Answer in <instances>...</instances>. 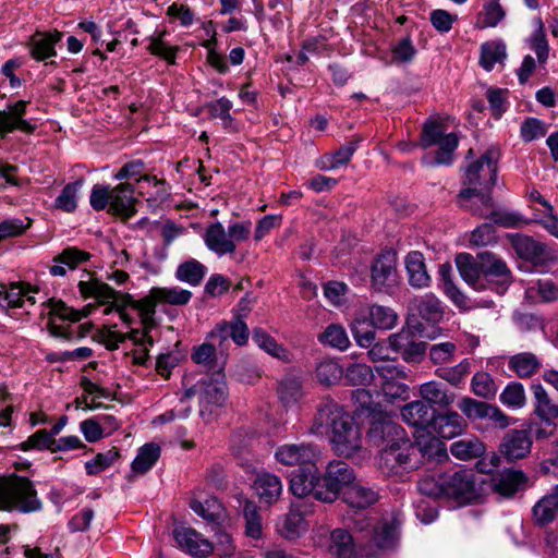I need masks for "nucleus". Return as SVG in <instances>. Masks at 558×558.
<instances>
[{
	"instance_id": "obj_1",
	"label": "nucleus",
	"mask_w": 558,
	"mask_h": 558,
	"mask_svg": "<svg viewBox=\"0 0 558 558\" xmlns=\"http://www.w3.org/2000/svg\"><path fill=\"white\" fill-rule=\"evenodd\" d=\"M331 433L330 442L338 456L352 457L362 448V433L354 418L332 400H325L317 409L311 433Z\"/></svg>"
},
{
	"instance_id": "obj_2",
	"label": "nucleus",
	"mask_w": 558,
	"mask_h": 558,
	"mask_svg": "<svg viewBox=\"0 0 558 558\" xmlns=\"http://www.w3.org/2000/svg\"><path fill=\"white\" fill-rule=\"evenodd\" d=\"M493 190H480L477 187H464L460 191L458 198L460 206L484 219H490L505 228L519 226L523 218L518 213L496 210L492 198Z\"/></svg>"
},
{
	"instance_id": "obj_3",
	"label": "nucleus",
	"mask_w": 558,
	"mask_h": 558,
	"mask_svg": "<svg viewBox=\"0 0 558 558\" xmlns=\"http://www.w3.org/2000/svg\"><path fill=\"white\" fill-rule=\"evenodd\" d=\"M420 452L422 449L418 445L407 438L396 446L380 450L378 469L388 477H402L418 468Z\"/></svg>"
},
{
	"instance_id": "obj_4",
	"label": "nucleus",
	"mask_w": 558,
	"mask_h": 558,
	"mask_svg": "<svg viewBox=\"0 0 558 558\" xmlns=\"http://www.w3.org/2000/svg\"><path fill=\"white\" fill-rule=\"evenodd\" d=\"M40 508L41 502L31 480L23 476L0 478V510L33 512Z\"/></svg>"
},
{
	"instance_id": "obj_5",
	"label": "nucleus",
	"mask_w": 558,
	"mask_h": 558,
	"mask_svg": "<svg viewBox=\"0 0 558 558\" xmlns=\"http://www.w3.org/2000/svg\"><path fill=\"white\" fill-rule=\"evenodd\" d=\"M251 227V221H238L230 223L226 230L221 222L216 221L206 228L203 239L209 251L223 256L235 252L236 242L248 239Z\"/></svg>"
},
{
	"instance_id": "obj_6",
	"label": "nucleus",
	"mask_w": 558,
	"mask_h": 558,
	"mask_svg": "<svg viewBox=\"0 0 558 558\" xmlns=\"http://www.w3.org/2000/svg\"><path fill=\"white\" fill-rule=\"evenodd\" d=\"M354 470L342 460L330 461L322 474L318 485L317 500L332 504L344 488H349L355 481Z\"/></svg>"
},
{
	"instance_id": "obj_7",
	"label": "nucleus",
	"mask_w": 558,
	"mask_h": 558,
	"mask_svg": "<svg viewBox=\"0 0 558 558\" xmlns=\"http://www.w3.org/2000/svg\"><path fill=\"white\" fill-rule=\"evenodd\" d=\"M500 157L499 148H487L476 160L466 167L463 184L466 185V187H477L486 191L493 190L497 183Z\"/></svg>"
},
{
	"instance_id": "obj_8",
	"label": "nucleus",
	"mask_w": 558,
	"mask_h": 558,
	"mask_svg": "<svg viewBox=\"0 0 558 558\" xmlns=\"http://www.w3.org/2000/svg\"><path fill=\"white\" fill-rule=\"evenodd\" d=\"M227 398L228 388L221 367L198 380L199 415L205 422L213 420L214 413L225 405Z\"/></svg>"
},
{
	"instance_id": "obj_9",
	"label": "nucleus",
	"mask_w": 558,
	"mask_h": 558,
	"mask_svg": "<svg viewBox=\"0 0 558 558\" xmlns=\"http://www.w3.org/2000/svg\"><path fill=\"white\" fill-rule=\"evenodd\" d=\"M368 422L367 439L374 446L388 448L407 439V433L392 415L387 412H377Z\"/></svg>"
},
{
	"instance_id": "obj_10",
	"label": "nucleus",
	"mask_w": 558,
	"mask_h": 558,
	"mask_svg": "<svg viewBox=\"0 0 558 558\" xmlns=\"http://www.w3.org/2000/svg\"><path fill=\"white\" fill-rule=\"evenodd\" d=\"M398 256L392 248L378 254L371 267V284L374 290L390 294L399 284Z\"/></svg>"
},
{
	"instance_id": "obj_11",
	"label": "nucleus",
	"mask_w": 558,
	"mask_h": 558,
	"mask_svg": "<svg viewBox=\"0 0 558 558\" xmlns=\"http://www.w3.org/2000/svg\"><path fill=\"white\" fill-rule=\"evenodd\" d=\"M82 317L83 315L80 311L66 306L62 301L52 302L47 329L50 335L56 338H62L65 340L83 338L88 332V329L83 330L82 326L77 327L81 331L76 336V330L72 328L70 324H62L64 322L76 323L80 322Z\"/></svg>"
},
{
	"instance_id": "obj_12",
	"label": "nucleus",
	"mask_w": 558,
	"mask_h": 558,
	"mask_svg": "<svg viewBox=\"0 0 558 558\" xmlns=\"http://www.w3.org/2000/svg\"><path fill=\"white\" fill-rule=\"evenodd\" d=\"M478 497L475 474L472 470H459L452 474L445 473V498L459 505H466Z\"/></svg>"
},
{
	"instance_id": "obj_13",
	"label": "nucleus",
	"mask_w": 558,
	"mask_h": 558,
	"mask_svg": "<svg viewBox=\"0 0 558 558\" xmlns=\"http://www.w3.org/2000/svg\"><path fill=\"white\" fill-rule=\"evenodd\" d=\"M458 409L471 422L486 420L492 425L506 428L511 418L497 405L471 397H463L458 402Z\"/></svg>"
},
{
	"instance_id": "obj_14",
	"label": "nucleus",
	"mask_w": 558,
	"mask_h": 558,
	"mask_svg": "<svg viewBox=\"0 0 558 558\" xmlns=\"http://www.w3.org/2000/svg\"><path fill=\"white\" fill-rule=\"evenodd\" d=\"M275 459L283 465H296L302 469L317 464L320 450L318 446L307 442L286 444L277 448Z\"/></svg>"
},
{
	"instance_id": "obj_15",
	"label": "nucleus",
	"mask_w": 558,
	"mask_h": 558,
	"mask_svg": "<svg viewBox=\"0 0 558 558\" xmlns=\"http://www.w3.org/2000/svg\"><path fill=\"white\" fill-rule=\"evenodd\" d=\"M480 267L484 283L496 282L498 293L504 292L505 286L511 282V271L506 262L493 252H480Z\"/></svg>"
},
{
	"instance_id": "obj_16",
	"label": "nucleus",
	"mask_w": 558,
	"mask_h": 558,
	"mask_svg": "<svg viewBox=\"0 0 558 558\" xmlns=\"http://www.w3.org/2000/svg\"><path fill=\"white\" fill-rule=\"evenodd\" d=\"M529 486V477L521 470L505 469L490 478V488L502 498H512Z\"/></svg>"
},
{
	"instance_id": "obj_17",
	"label": "nucleus",
	"mask_w": 558,
	"mask_h": 558,
	"mask_svg": "<svg viewBox=\"0 0 558 558\" xmlns=\"http://www.w3.org/2000/svg\"><path fill=\"white\" fill-rule=\"evenodd\" d=\"M510 243L517 255L535 265H543L551 258L549 247L532 236L524 234H511Z\"/></svg>"
},
{
	"instance_id": "obj_18",
	"label": "nucleus",
	"mask_w": 558,
	"mask_h": 558,
	"mask_svg": "<svg viewBox=\"0 0 558 558\" xmlns=\"http://www.w3.org/2000/svg\"><path fill=\"white\" fill-rule=\"evenodd\" d=\"M532 438L526 429H509L499 445L500 454L509 462L525 458L531 452Z\"/></svg>"
},
{
	"instance_id": "obj_19",
	"label": "nucleus",
	"mask_w": 558,
	"mask_h": 558,
	"mask_svg": "<svg viewBox=\"0 0 558 558\" xmlns=\"http://www.w3.org/2000/svg\"><path fill=\"white\" fill-rule=\"evenodd\" d=\"M173 537L178 546L193 557L202 558L213 553L214 546L192 527L177 526Z\"/></svg>"
},
{
	"instance_id": "obj_20",
	"label": "nucleus",
	"mask_w": 558,
	"mask_h": 558,
	"mask_svg": "<svg viewBox=\"0 0 558 558\" xmlns=\"http://www.w3.org/2000/svg\"><path fill=\"white\" fill-rule=\"evenodd\" d=\"M322 475L317 464L298 469L290 480V490L299 498L313 497L317 500Z\"/></svg>"
},
{
	"instance_id": "obj_21",
	"label": "nucleus",
	"mask_w": 558,
	"mask_h": 558,
	"mask_svg": "<svg viewBox=\"0 0 558 558\" xmlns=\"http://www.w3.org/2000/svg\"><path fill=\"white\" fill-rule=\"evenodd\" d=\"M27 101L20 100L8 105L5 110L0 111V135H5L20 130L26 134L35 131L36 125L24 119Z\"/></svg>"
},
{
	"instance_id": "obj_22",
	"label": "nucleus",
	"mask_w": 558,
	"mask_h": 558,
	"mask_svg": "<svg viewBox=\"0 0 558 558\" xmlns=\"http://www.w3.org/2000/svg\"><path fill=\"white\" fill-rule=\"evenodd\" d=\"M34 290L29 284L15 282L7 286L0 283V307L19 308L25 304L34 305L36 303Z\"/></svg>"
},
{
	"instance_id": "obj_23",
	"label": "nucleus",
	"mask_w": 558,
	"mask_h": 558,
	"mask_svg": "<svg viewBox=\"0 0 558 558\" xmlns=\"http://www.w3.org/2000/svg\"><path fill=\"white\" fill-rule=\"evenodd\" d=\"M90 253L76 246H68L52 258L49 272L54 277H64L69 270H74L90 259Z\"/></svg>"
},
{
	"instance_id": "obj_24",
	"label": "nucleus",
	"mask_w": 558,
	"mask_h": 558,
	"mask_svg": "<svg viewBox=\"0 0 558 558\" xmlns=\"http://www.w3.org/2000/svg\"><path fill=\"white\" fill-rule=\"evenodd\" d=\"M436 410L423 399L405 404L401 410L403 421L416 428L429 432L436 417Z\"/></svg>"
},
{
	"instance_id": "obj_25",
	"label": "nucleus",
	"mask_w": 558,
	"mask_h": 558,
	"mask_svg": "<svg viewBox=\"0 0 558 558\" xmlns=\"http://www.w3.org/2000/svg\"><path fill=\"white\" fill-rule=\"evenodd\" d=\"M535 415L545 424L551 425L558 418V402H556L541 384L531 386Z\"/></svg>"
},
{
	"instance_id": "obj_26",
	"label": "nucleus",
	"mask_w": 558,
	"mask_h": 558,
	"mask_svg": "<svg viewBox=\"0 0 558 558\" xmlns=\"http://www.w3.org/2000/svg\"><path fill=\"white\" fill-rule=\"evenodd\" d=\"M456 265L461 278L473 289L483 290L482 267H480V253L474 257L469 253H460L456 257Z\"/></svg>"
},
{
	"instance_id": "obj_27",
	"label": "nucleus",
	"mask_w": 558,
	"mask_h": 558,
	"mask_svg": "<svg viewBox=\"0 0 558 558\" xmlns=\"http://www.w3.org/2000/svg\"><path fill=\"white\" fill-rule=\"evenodd\" d=\"M404 266L409 284L414 289L427 288L430 276L427 272L424 255L418 251H411L404 257Z\"/></svg>"
},
{
	"instance_id": "obj_28",
	"label": "nucleus",
	"mask_w": 558,
	"mask_h": 558,
	"mask_svg": "<svg viewBox=\"0 0 558 558\" xmlns=\"http://www.w3.org/2000/svg\"><path fill=\"white\" fill-rule=\"evenodd\" d=\"M63 33L57 29L50 32H37L33 35L31 41V52L34 59L46 61L56 57V45L61 41Z\"/></svg>"
},
{
	"instance_id": "obj_29",
	"label": "nucleus",
	"mask_w": 558,
	"mask_h": 558,
	"mask_svg": "<svg viewBox=\"0 0 558 558\" xmlns=\"http://www.w3.org/2000/svg\"><path fill=\"white\" fill-rule=\"evenodd\" d=\"M507 366L517 377L527 379L539 373L543 363L535 353L525 351L509 356Z\"/></svg>"
},
{
	"instance_id": "obj_30",
	"label": "nucleus",
	"mask_w": 558,
	"mask_h": 558,
	"mask_svg": "<svg viewBox=\"0 0 558 558\" xmlns=\"http://www.w3.org/2000/svg\"><path fill=\"white\" fill-rule=\"evenodd\" d=\"M507 58V45L502 39L487 40L480 46L478 63L484 70L506 66Z\"/></svg>"
},
{
	"instance_id": "obj_31",
	"label": "nucleus",
	"mask_w": 558,
	"mask_h": 558,
	"mask_svg": "<svg viewBox=\"0 0 558 558\" xmlns=\"http://www.w3.org/2000/svg\"><path fill=\"white\" fill-rule=\"evenodd\" d=\"M134 187L132 184L120 183L110 187V213L130 217L134 214Z\"/></svg>"
},
{
	"instance_id": "obj_32",
	"label": "nucleus",
	"mask_w": 558,
	"mask_h": 558,
	"mask_svg": "<svg viewBox=\"0 0 558 558\" xmlns=\"http://www.w3.org/2000/svg\"><path fill=\"white\" fill-rule=\"evenodd\" d=\"M465 427L463 417L457 412L436 414L428 434H435L445 439L460 435Z\"/></svg>"
},
{
	"instance_id": "obj_33",
	"label": "nucleus",
	"mask_w": 558,
	"mask_h": 558,
	"mask_svg": "<svg viewBox=\"0 0 558 558\" xmlns=\"http://www.w3.org/2000/svg\"><path fill=\"white\" fill-rule=\"evenodd\" d=\"M88 277L86 280H80L77 287L85 299H95L101 303H108L116 300L119 292L113 290L109 284L93 277L90 272H85Z\"/></svg>"
},
{
	"instance_id": "obj_34",
	"label": "nucleus",
	"mask_w": 558,
	"mask_h": 558,
	"mask_svg": "<svg viewBox=\"0 0 558 558\" xmlns=\"http://www.w3.org/2000/svg\"><path fill=\"white\" fill-rule=\"evenodd\" d=\"M458 144L459 140L454 133L446 134L439 144V148L433 154H426L422 158V163L426 167L450 166Z\"/></svg>"
},
{
	"instance_id": "obj_35",
	"label": "nucleus",
	"mask_w": 558,
	"mask_h": 558,
	"mask_svg": "<svg viewBox=\"0 0 558 558\" xmlns=\"http://www.w3.org/2000/svg\"><path fill=\"white\" fill-rule=\"evenodd\" d=\"M254 489L262 501L271 505L279 499L282 493V483L277 475L263 472L256 475Z\"/></svg>"
},
{
	"instance_id": "obj_36",
	"label": "nucleus",
	"mask_w": 558,
	"mask_h": 558,
	"mask_svg": "<svg viewBox=\"0 0 558 558\" xmlns=\"http://www.w3.org/2000/svg\"><path fill=\"white\" fill-rule=\"evenodd\" d=\"M328 550L335 558H357V550L352 535L342 529H336L330 533Z\"/></svg>"
},
{
	"instance_id": "obj_37",
	"label": "nucleus",
	"mask_w": 558,
	"mask_h": 558,
	"mask_svg": "<svg viewBox=\"0 0 558 558\" xmlns=\"http://www.w3.org/2000/svg\"><path fill=\"white\" fill-rule=\"evenodd\" d=\"M420 395L430 407L438 405L440 408L449 407L456 398L453 392L449 391L441 383L435 380L422 384Z\"/></svg>"
},
{
	"instance_id": "obj_38",
	"label": "nucleus",
	"mask_w": 558,
	"mask_h": 558,
	"mask_svg": "<svg viewBox=\"0 0 558 558\" xmlns=\"http://www.w3.org/2000/svg\"><path fill=\"white\" fill-rule=\"evenodd\" d=\"M345 504L353 509L363 510L378 500V493L361 484H352L343 495Z\"/></svg>"
},
{
	"instance_id": "obj_39",
	"label": "nucleus",
	"mask_w": 558,
	"mask_h": 558,
	"mask_svg": "<svg viewBox=\"0 0 558 558\" xmlns=\"http://www.w3.org/2000/svg\"><path fill=\"white\" fill-rule=\"evenodd\" d=\"M558 515V497L550 492L543 496L532 508L533 521L537 526H546Z\"/></svg>"
},
{
	"instance_id": "obj_40",
	"label": "nucleus",
	"mask_w": 558,
	"mask_h": 558,
	"mask_svg": "<svg viewBox=\"0 0 558 558\" xmlns=\"http://www.w3.org/2000/svg\"><path fill=\"white\" fill-rule=\"evenodd\" d=\"M411 305L412 310L416 311L427 322L437 323L442 318L444 310L441 302L433 293H426L413 299Z\"/></svg>"
},
{
	"instance_id": "obj_41",
	"label": "nucleus",
	"mask_w": 558,
	"mask_h": 558,
	"mask_svg": "<svg viewBox=\"0 0 558 558\" xmlns=\"http://www.w3.org/2000/svg\"><path fill=\"white\" fill-rule=\"evenodd\" d=\"M400 525L401 522L397 518L381 520L373 529L375 545L379 548H391L399 536Z\"/></svg>"
},
{
	"instance_id": "obj_42",
	"label": "nucleus",
	"mask_w": 558,
	"mask_h": 558,
	"mask_svg": "<svg viewBox=\"0 0 558 558\" xmlns=\"http://www.w3.org/2000/svg\"><path fill=\"white\" fill-rule=\"evenodd\" d=\"M252 339L259 349L269 355L283 362L290 361L289 351L264 329L254 328Z\"/></svg>"
},
{
	"instance_id": "obj_43",
	"label": "nucleus",
	"mask_w": 558,
	"mask_h": 558,
	"mask_svg": "<svg viewBox=\"0 0 558 558\" xmlns=\"http://www.w3.org/2000/svg\"><path fill=\"white\" fill-rule=\"evenodd\" d=\"M190 508L204 520L219 523L223 517L225 508L216 497H207L204 500L192 499Z\"/></svg>"
},
{
	"instance_id": "obj_44",
	"label": "nucleus",
	"mask_w": 558,
	"mask_h": 558,
	"mask_svg": "<svg viewBox=\"0 0 558 558\" xmlns=\"http://www.w3.org/2000/svg\"><path fill=\"white\" fill-rule=\"evenodd\" d=\"M315 377L320 385L329 387L343 377V368L335 359L324 357L316 363Z\"/></svg>"
},
{
	"instance_id": "obj_45",
	"label": "nucleus",
	"mask_w": 558,
	"mask_h": 558,
	"mask_svg": "<svg viewBox=\"0 0 558 558\" xmlns=\"http://www.w3.org/2000/svg\"><path fill=\"white\" fill-rule=\"evenodd\" d=\"M361 142L362 137L355 135L353 140L347 142L344 145L340 146L335 153L327 156L322 169L335 170L342 166H345L351 160Z\"/></svg>"
},
{
	"instance_id": "obj_46",
	"label": "nucleus",
	"mask_w": 558,
	"mask_h": 558,
	"mask_svg": "<svg viewBox=\"0 0 558 558\" xmlns=\"http://www.w3.org/2000/svg\"><path fill=\"white\" fill-rule=\"evenodd\" d=\"M153 295L160 304L173 306L186 305L192 299V292L181 287H155Z\"/></svg>"
},
{
	"instance_id": "obj_47",
	"label": "nucleus",
	"mask_w": 558,
	"mask_h": 558,
	"mask_svg": "<svg viewBox=\"0 0 558 558\" xmlns=\"http://www.w3.org/2000/svg\"><path fill=\"white\" fill-rule=\"evenodd\" d=\"M206 272V266H204L201 262L191 258L178 266L175 270V278L179 281L185 282L192 287H197L203 281Z\"/></svg>"
},
{
	"instance_id": "obj_48",
	"label": "nucleus",
	"mask_w": 558,
	"mask_h": 558,
	"mask_svg": "<svg viewBox=\"0 0 558 558\" xmlns=\"http://www.w3.org/2000/svg\"><path fill=\"white\" fill-rule=\"evenodd\" d=\"M160 451V447L155 442L142 446L132 462V471L138 474L148 472L158 461Z\"/></svg>"
},
{
	"instance_id": "obj_49",
	"label": "nucleus",
	"mask_w": 558,
	"mask_h": 558,
	"mask_svg": "<svg viewBox=\"0 0 558 558\" xmlns=\"http://www.w3.org/2000/svg\"><path fill=\"white\" fill-rule=\"evenodd\" d=\"M450 452L460 460H471L485 453V445L476 437L459 439L451 444Z\"/></svg>"
},
{
	"instance_id": "obj_50",
	"label": "nucleus",
	"mask_w": 558,
	"mask_h": 558,
	"mask_svg": "<svg viewBox=\"0 0 558 558\" xmlns=\"http://www.w3.org/2000/svg\"><path fill=\"white\" fill-rule=\"evenodd\" d=\"M233 104L226 97H221L215 101H209L204 106L211 119L221 120L223 129L235 131L234 119L231 116Z\"/></svg>"
},
{
	"instance_id": "obj_51",
	"label": "nucleus",
	"mask_w": 558,
	"mask_h": 558,
	"mask_svg": "<svg viewBox=\"0 0 558 558\" xmlns=\"http://www.w3.org/2000/svg\"><path fill=\"white\" fill-rule=\"evenodd\" d=\"M352 401L359 415L365 417L366 421L373 418L375 413L385 411L379 402L374 401L373 395L366 389L354 390Z\"/></svg>"
},
{
	"instance_id": "obj_52",
	"label": "nucleus",
	"mask_w": 558,
	"mask_h": 558,
	"mask_svg": "<svg viewBox=\"0 0 558 558\" xmlns=\"http://www.w3.org/2000/svg\"><path fill=\"white\" fill-rule=\"evenodd\" d=\"M84 185V179L80 178L68 183L54 201V207L65 213H73L77 208L78 193Z\"/></svg>"
},
{
	"instance_id": "obj_53",
	"label": "nucleus",
	"mask_w": 558,
	"mask_h": 558,
	"mask_svg": "<svg viewBox=\"0 0 558 558\" xmlns=\"http://www.w3.org/2000/svg\"><path fill=\"white\" fill-rule=\"evenodd\" d=\"M471 391L485 400L494 399L498 386L493 376L487 372H476L471 379Z\"/></svg>"
},
{
	"instance_id": "obj_54",
	"label": "nucleus",
	"mask_w": 558,
	"mask_h": 558,
	"mask_svg": "<svg viewBox=\"0 0 558 558\" xmlns=\"http://www.w3.org/2000/svg\"><path fill=\"white\" fill-rule=\"evenodd\" d=\"M302 395V383L298 377L287 375L279 381L278 396L284 405L296 403Z\"/></svg>"
},
{
	"instance_id": "obj_55",
	"label": "nucleus",
	"mask_w": 558,
	"mask_h": 558,
	"mask_svg": "<svg viewBox=\"0 0 558 558\" xmlns=\"http://www.w3.org/2000/svg\"><path fill=\"white\" fill-rule=\"evenodd\" d=\"M241 506L245 521V534L254 539H258L262 536V519L257 505L245 499Z\"/></svg>"
},
{
	"instance_id": "obj_56",
	"label": "nucleus",
	"mask_w": 558,
	"mask_h": 558,
	"mask_svg": "<svg viewBox=\"0 0 558 558\" xmlns=\"http://www.w3.org/2000/svg\"><path fill=\"white\" fill-rule=\"evenodd\" d=\"M158 304L160 303L153 295V288L150 289L148 295L134 303V307L140 313L142 327H144L147 331H151L157 325L155 315L156 306Z\"/></svg>"
},
{
	"instance_id": "obj_57",
	"label": "nucleus",
	"mask_w": 558,
	"mask_h": 558,
	"mask_svg": "<svg viewBox=\"0 0 558 558\" xmlns=\"http://www.w3.org/2000/svg\"><path fill=\"white\" fill-rule=\"evenodd\" d=\"M499 400L508 409H522L526 403L523 385L519 381L509 383L499 395Z\"/></svg>"
},
{
	"instance_id": "obj_58",
	"label": "nucleus",
	"mask_w": 558,
	"mask_h": 558,
	"mask_svg": "<svg viewBox=\"0 0 558 558\" xmlns=\"http://www.w3.org/2000/svg\"><path fill=\"white\" fill-rule=\"evenodd\" d=\"M417 490L427 497L445 498V473L423 475L417 482Z\"/></svg>"
},
{
	"instance_id": "obj_59",
	"label": "nucleus",
	"mask_w": 558,
	"mask_h": 558,
	"mask_svg": "<svg viewBox=\"0 0 558 558\" xmlns=\"http://www.w3.org/2000/svg\"><path fill=\"white\" fill-rule=\"evenodd\" d=\"M471 372V362L469 359H463L454 366H441L436 369L437 377L448 381L453 387H459L463 384L464 378Z\"/></svg>"
},
{
	"instance_id": "obj_60",
	"label": "nucleus",
	"mask_w": 558,
	"mask_h": 558,
	"mask_svg": "<svg viewBox=\"0 0 558 558\" xmlns=\"http://www.w3.org/2000/svg\"><path fill=\"white\" fill-rule=\"evenodd\" d=\"M439 276L445 294L460 308L468 306V298L458 289L451 277V266L441 265Z\"/></svg>"
},
{
	"instance_id": "obj_61",
	"label": "nucleus",
	"mask_w": 558,
	"mask_h": 558,
	"mask_svg": "<svg viewBox=\"0 0 558 558\" xmlns=\"http://www.w3.org/2000/svg\"><path fill=\"white\" fill-rule=\"evenodd\" d=\"M343 376L351 386H367L374 379V373L371 366L364 363H352L347 369H343Z\"/></svg>"
},
{
	"instance_id": "obj_62",
	"label": "nucleus",
	"mask_w": 558,
	"mask_h": 558,
	"mask_svg": "<svg viewBox=\"0 0 558 558\" xmlns=\"http://www.w3.org/2000/svg\"><path fill=\"white\" fill-rule=\"evenodd\" d=\"M368 319L377 329L388 330L392 329L397 325L398 315L388 306L375 304L369 308Z\"/></svg>"
},
{
	"instance_id": "obj_63",
	"label": "nucleus",
	"mask_w": 558,
	"mask_h": 558,
	"mask_svg": "<svg viewBox=\"0 0 558 558\" xmlns=\"http://www.w3.org/2000/svg\"><path fill=\"white\" fill-rule=\"evenodd\" d=\"M377 329L369 319L356 318L351 325V331L354 340L360 347L368 348L375 341Z\"/></svg>"
},
{
	"instance_id": "obj_64",
	"label": "nucleus",
	"mask_w": 558,
	"mask_h": 558,
	"mask_svg": "<svg viewBox=\"0 0 558 558\" xmlns=\"http://www.w3.org/2000/svg\"><path fill=\"white\" fill-rule=\"evenodd\" d=\"M319 341L341 351L345 350L349 344V338L343 327L340 325H329L326 330L318 337Z\"/></svg>"
}]
</instances>
